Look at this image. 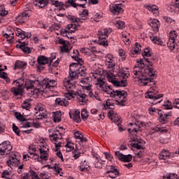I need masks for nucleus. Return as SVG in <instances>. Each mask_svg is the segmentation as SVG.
Wrapping results in <instances>:
<instances>
[{
	"label": "nucleus",
	"instance_id": "473e14b6",
	"mask_svg": "<svg viewBox=\"0 0 179 179\" xmlns=\"http://www.w3.org/2000/svg\"><path fill=\"white\" fill-rule=\"evenodd\" d=\"M77 71V75L78 76H83L85 78L86 76V69L85 67H80L79 69H76Z\"/></svg>",
	"mask_w": 179,
	"mask_h": 179
},
{
	"label": "nucleus",
	"instance_id": "09e8293b",
	"mask_svg": "<svg viewBox=\"0 0 179 179\" xmlns=\"http://www.w3.org/2000/svg\"><path fill=\"white\" fill-rule=\"evenodd\" d=\"M50 140L52 141V142H57L58 139H59V137H58V134H52L49 136Z\"/></svg>",
	"mask_w": 179,
	"mask_h": 179
},
{
	"label": "nucleus",
	"instance_id": "4be33fe9",
	"mask_svg": "<svg viewBox=\"0 0 179 179\" xmlns=\"http://www.w3.org/2000/svg\"><path fill=\"white\" fill-rule=\"evenodd\" d=\"M17 36L20 37L22 40L24 38H30L31 37V34H29V32H26L19 28H17Z\"/></svg>",
	"mask_w": 179,
	"mask_h": 179
},
{
	"label": "nucleus",
	"instance_id": "f704fd0d",
	"mask_svg": "<svg viewBox=\"0 0 179 179\" xmlns=\"http://www.w3.org/2000/svg\"><path fill=\"white\" fill-rule=\"evenodd\" d=\"M147 9L152 12L153 15H157L159 14V10H157V6H148Z\"/></svg>",
	"mask_w": 179,
	"mask_h": 179
},
{
	"label": "nucleus",
	"instance_id": "e2e57ef3",
	"mask_svg": "<svg viewBox=\"0 0 179 179\" xmlns=\"http://www.w3.org/2000/svg\"><path fill=\"white\" fill-rule=\"evenodd\" d=\"M106 58V62L108 64V62H113V55H107Z\"/></svg>",
	"mask_w": 179,
	"mask_h": 179
},
{
	"label": "nucleus",
	"instance_id": "c85d7f7f",
	"mask_svg": "<svg viewBox=\"0 0 179 179\" xmlns=\"http://www.w3.org/2000/svg\"><path fill=\"white\" fill-rule=\"evenodd\" d=\"M55 104L56 106H64L66 107V106L69 105V101H66L65 99H62L61 98H57L55 99Z\"/></svg>",
	"mask_w": 179,
	"mask_h": 179
},
{
	"label": "nucleus",
	"instance_id": "cd10ccee",
	"mask_svg": "<svg viewBox=\"0 0 179 179\" xmlns=\"http://www.w3.org/2000/svg\"><path fill=\"white\" fill-rule=\"evenodd\" d=\"M37 62L39 65H45L46 64H50V59L45 56H40L37 59Z\"/></svg>",
	"mask_w": 179,
	"mask_h": 179
},
{
	"label": "nucleus",
	"instance_id": "4c0bfd02",
	"mask_svg": "<svg viewBox=\"0 0 179 179\" xmlns=\"http://www.w3.org/2000/svg\"><path fill=\"white\" fill-rule=\"evenodd\" d=\"M81 117L84 121H86L89 118V112L87 109L83 108L81 111Z\"/></svg>",
	"mask_w": 179,
	"mask_h": 179
},
{
	"label": "nucleus",
	"instance_id": "37998d69",
	"mask_svg": "<svg viewBox=\"0 0 179 179\" xmlns=\"http://www.w3.org/2000/svg\"><path fill=\"white\" fill-rule=\"evenodd\" d=\"M87 167H89V165H87V162H86V160H84V162H82L80 163L79 169L80 170V171H85V170H87Z\"/></svg>",
	"mask_w": 179,
	"mask_h": 179
},
{
	"label": "nucleus",
	"instance_id": "0eeeda50",
	"mask_svg": "<svg viewBox=\"0 0 179 179\" xmlns=\"http://www.w3.org/2000/svg\"><path fill=\"white\" fill-rule=\"evenodd\" d=\"M40 151V156H38V162L39 163H43V160L47 161L48 160V152H50V149L48 148V145L45 142L41 143L38 148Z\"/></svg>",
	"mask_w": 179,
	"mask_h": 179
},
{
	"label": "nucleus",
	"instance_id": "4468645a",
	"mask_svg": "<svg viewBox=\"0 0 179 179\" xmlns=\"http://www.w3.org/2000/svg\"><path fill=\"white\" fill-rule=\"evenodd\" d=\"M110 11L114 15H120V13L124 12V9L120 3L110 4Z\"/></svg>",
	"mask_w": 179,
	"mask_h": 179
},
{
	"label": "nucleus",
	"instance_id": "79ce46f5",
	"mask_svg": "<svg viewBox=\"0 0 179 179\" xmlns=\"http://www.w3.org/2000/svg\"><path fill=\"white\" fill-rule=\"evenodd\" d=\"M27 90H29L30 89H34V87H33V80H27L25 81V85H24Z\"/></svg>",
	"mask_w": 179,
	"mask_h": 179
},
{
	"label": "nucleus",
	"instance_id": "dca6fc26",
	"mask_svg": "<svg viewBox=\"0 0 179 179\" xmlns=\"http://www.w3.org/2000/svg\"><path fill=\"white\" fill-rule=\"evenodd\" d=\"M43 85L45 86V89H54L57 86V82L55 80H51L50 78H45L43 80Z\"/></svg>",
	"mask_w": 179,
	"mask_h": 179
},
{
	"label": "nucleus",
	"instance_id": "a878e982",
	"mask_svg": "<svg viewBox=\"0 0 179 179\" xmlns=\"http://www.w3.org/2000/svg\"><path fill=\"white\" fill-rule=\"evenodd\" d=\"M20 48L24 52L25 54H30L31 52V48H29L27 43L26 42L21 43L20 45Z\"/></svg>",
	"mask_w": 179,
	"mask_h": 179
},
{
	"label": "nucleus",
	"instance_id": "9d476101",
	"mask_svg": "<svg viewBox=\"0 0 179 179\" xmlns=\"http://www.w3.org/2000/svg\"><path fill=\"white\" fill-rule=\"evenodd\" d=\"M15 83H18V85L17 87L11 88V92H13L14 96H23V88H22V86H23L24 80L21 78L15 81Z\"/></svg>",
	"mask_w": 179,
	"mask_h": 179
},
{
	"label": "nucleus",
	"instance_id": "ea45409f",
	"mask_svg": "<svg viewBox=\"0 0 179 179\" xmlns=\"http://www.w3.org/2000/svg\"><path fill=\"white\" fill-rule=\"evenodd\" d=\"M176 45H177V44L176 43V41L173 39H169L167 43V46L169 47V48H170L171 50H174V48H176Z\"/></svg>",
	"mask_w": 179,
	"mask_h": 179
},
{
	"label": "nucleus",
	"instance_id": "a211bd4d",
	"mask_svg": "<svg viewBox=\"0 0 179 179\" xmlns=\"http://www.w3.org/2000/svg\"><path fill=\"white\" fill-rule=\"evenodd\" d=\"M29 17H30V15L29 14V12L26 11L21 15H18L16 17V22L17 23H20L22 24V23H26L27 20H29Z\"/></svg>",
	"mask_w": 179,
	"mask_h": 179
},
{
	"label": "nucleus",
	"instance_id": "f8f14e48",
	"mask_svg": "<svg viewBox=\"0 0 179 179\" xmlns=\"http://www.w3.org/2000/svg\"><path fill=\"white\" fill-rule=\"evenodd\" d=\"M68 3H70L73 8L81 6V8H86L87 0H68L66 3V6L68 7Z\"/></svg>",
	"mask_w": 179,
	"mask_h": 179
},
{
	"label": "nucleus",
	"instance_id": "20e7f679",
	"mask_svg": "<svg viewBox=\"0 0 179 179\" xmlns=\"http://www.w3.org/2000/svg\"><path fill=\"white\" fill-rule=\"evenodd\" d=\"M78 66L77 63H73L70 65L69 69V78H65L63 83L64 87L69 90L70 89H75L76 86H75L74 83H76V79L79 78L78 73H76V68Z\"/></svg>",
	"mask_w": 179,
	"mask_h": 179
},
{
	"label": "nucleus",
	"instance_id": "69168bd1",
	"mask_svg": "<svg viewBox=\"0 0 179 179\" xmlns=\"http://www.w3.org/2000/svg\"><path fill=\"white\" fill-rule=\"evenodd\" d=\"M94 166L96 169H103V163L100 161L96 162Z\"/></svg>",
	"mask_w": 179,
	"mask_h": 179
},
{
	"label": "nucleus",
	"instance_id": "72a5a7b5",
	"mask_svg": "<svg viewBox=\"0 0 179 179\" xmlns=\"http://www.w3.org/2000/svg\"><path fill=\"white\" fill-rule=\"evenodd\" d=\"M141 48V44L136 43L135 44L134 49L131 50V54H133V55H135V54H140L141 51H142Z\"/></svg>",
	"mask_w": 179,
	"mask_h": 179
},
{
	"label": "nucleus",
	"instance_id": "a18cd8bd",
	"mask_svg": "<svg viewBox=\"0 0 179 179\" xmlns=\"http://www.w3.org/2000/svg\"><path fill=\"white\" fill-rule=\"evenodd\" d=\"M107 107V108H110V110H114V103L111 102L110 100H107L106 103H104V107Z\"/></svg>",
	"mask_w": 179,
	"mask_h": 179
},
{
	"label": "nucleus",
	"instance_id": "a19ab883",
	"mask_svg": "<svg viewBox=\"0 0 179 179\" xmlns=\"http://www.w3.org/2000/svg\"><path fill=\"white\" fill-rule=\"evenodd\" d=\"M31 103V99H26L24 101V102L22 104V108H24L25 110H29V108H30Z\"/></svg>",
	"mask_w": 179,
	"mask_h": 179
},
{
	"label": "nucleus",
	"instance_id": "f3484780",
	"mask_svg": "<svg viewBox=\"0 0 179 179\" xmlns=\"http://www.w3.org/2000/svg\"><path fill=\"white\" fill-rule=\"evenodd\" d=\"M115 156L119 159V160H121V162H129L131 160H132V155H123L120 152V151H116L115 152Z\"/></svg>",
	"mask_w": 179,
	"mask_h": 179
},
{
	"label": "nucleus",
	"instance_id": "58836bf2",
	"mask_svg": "<svg viewBox=\"0 0 179 179\" xmlns=\"http://www.w3.org/2000/svg\"><path fill=\"white\" fill-rule=\"evenodd\" d=\"M61 112H55L53 113V118L55 122H60L61 121Z\"/></svg>",
	"mask_w": 179,
	"mask_h": 179
},
{
	"label": "nucleus",
	"instance_id": "ddd939ff",
	"mask_svg": "<svg viewBox=\"0 0 179 179\" xmlns=\"http://www.w3.org/2000/svg\"><path fill=\"white\" fill-rule=\"evenodd\" d=\"M108 173L109 177L112 179H117V177L120 176V171L115 168V166L111 165L107 166Z\"/></svg>",
	"mask_w": 179,
	"mask_h": 179
},
{
	"label": "nucleus",
	"instance_id": "39448f33",
	"mask_svg": "<svg viewBox=\"0 0 179 179\" xmlns=\"http://www.w3.org/2000/svg\"><path fill=\"white\" fill-rule=\"evenodd\" d=\"M118 76L122 78V80H119L118 78H115V76L108 73H106V78L108 82L113 83L114 86L116 87H126V86L128 85V83H127V79L128 76H129V73H124V71H120L118 73Z\"/></svg>",
	"mask_w": 179,
	"mask_h": 179
},
{
	"label": "nucleus",
	"instance_id": "49530a36",
	"mask_svg": "<svg viewBox=\"0 0 179 179\" xmlns=\"http://www.w3.org/2000/svg\"><path fill=\"white\" fill-rule=\"evenodd\" d=\"M117 29H124L125 27V22L124 21L118 20L115 24Z\"/></svg>",
	"mask_w": 179,
	"mask_h": 179
},
{
	"label": "nucleus",
	"instance_id": "de8ad7c7",
	"mask_svg": "<svg viewBox=\"0 0 179 179\" xmlns=\"http://www.w3.org/2000/svg\"><path fill=\"white\" fill-rule=\"evenodd\" d=\"M66 152H71V150H73L75 149L74 144L71 142H68L66 145Z\"/></svg>",
	"mask_w": 179,
	"mask_h": 179
},
{
	"label": "nucleus",
	"instance_id": "13d9d810",
	"mask_svg": "<svg viewBox=\"0 0 179 179\" xmlns=\"http://www.w3.org/2000/svg\"><path fill=\"white\" fill-rule=\"evenodd\" d=\"M164 179H177V174L169 173V176H164Z\"/></svg>",
	"mask_w": 179,
	"mask_h": 179
},
{
	"label": "nucleus",
	"instance_id": "5701e85b",
	"mask_svg": "<svg viewBox=\"0 0 179 179\" xmlns=\"http://www.w3.org/2000/svg\"><path fill=\"white\" fill-rule=\"evenodd\" d=\"M34 5L38 6V8H45L48 5V0H35Z\"/></svg>",
	"mask_w": 179,
	"mask_h": 179
},
{
	"label": "nucleus",
	"instance_id": "7c9ffc66",
	"mask_svg": "<svg viewBox=\"0 0 179 179\" xmlns=\"http://www.w3.org/2000/svg\"><path fill=\"white\" fill-rule=\"evenodd\" d=\"M27 64L24 62H22L20 60H17L15 62V69H22L24 68Z\"/></svg>",
	"mask_w": 179,
	"mask_h": 179
},
{
	"label": "nucleus",
	"instance_id": "b1692460",
	"mask_svg": "<svg viewBox=\"0 0 179 179\" xmlns=\"http://www.w3.org/2000/svg\"><path fill=\"white\" fill-rule=\"evenodd\" d=\"M159 160H167L170 159V152L166 150H163L159 155Z\"/></svg>",
	"mask_w": 179,
	"mask_h": 179
},
{
	"label": "nucleus",
	"instance_id": "338daca9",
	"mask_svg": "<svg viewBox=\"0 0 179 179\" xmlns=\"http://www.w3.org/2000/svg\"><path fill=\"white\" fill-rule=\"evenodd\" d=\"M20 179H30V173H24L21 175Z\"/></svg>",
	"mask_w": 179,
	"mask_h": 179
},
{
	"label": "nucleus",
	"instance_id": "5fc2aeb1",
	"mask_svg": "<svg viewBox=\"0 0 179 179\" xmlns=\"http://www.w3.org/2000/svg\"><path fill=\"white\" fill-rule=\"evenodd\" d=\"M13 131L15 132V134H16V135H17L18 136H20V129H19V127H17L16 124H15V123L13 124Z\"/></svg>",
	"mask_w": 179,
	"mask_h": 179
},
{
	"label": "nucleus",
	"instance_id": "393cba45",
	"mask_svg": "<svg viewBox=\"0 0 179 179\" xmlns=\"http://www.w3.org/2000/svg\"><path fill=\"white\" fill-rule=\"evenodd\" d=\"M108 115L113 122H118L121 120V118L118 117V115L114 114L113 110L109 111Z\"/></svg>",
	"mask_w": 179,
	"mask_h": 179
},
{
	"label": "nucleus",
	"instance_id": "423d86ee",
	"mask_svg": "<svg viewBox=\"0 0 179 179\" xmlns=\"http://www.w3.org/2000/svg\"><path fill=\"white\" fill-rule=\"evenodd\" d=\"M64 96L67 100H71L76 96L80 104H86L87 103V95L85 94L83 91H75V89L67 90L66 92L64 93Z\"/></svg>",
	"mask_w": 179,
	"mask_h": 179
},
{
	"label": "nucleus",
	"instance_id": "aec40b11",
	"mask_svg": "<svg viewBox=\"0 0 179 179\" xmlns=\"http://www.w3.org/2000/svg\"><path fill=\"white\" fill-rule=\"evenodd\" d=\"M157 114L159 117V122H166L169 119V117H171V112H169L167 113H164V112L162 110H158Z\"/></svg>",
	"mask_w": 179,
	"mask_h": 179
},
{
	"label": "nucleus",
	"instance_id": "6ab92c4d",
	"mask_svg": "<svg viewBox=\"0 0 179 179\" xmlns=\"http://www.w3.org/2000/svg\"><path fill=\"white\" fill-rule=\"evenodd\" d=\"M69 116L73 121H75L76 122H80V111L78 110L70 111Z\"/></svg>",
	"mask_w": 179,
	"mask_h": 179
},
{
	"label": "nucleus",
	"instance_id": "6e6552de",
	"mask_svg": "<svg viewBox=\"0 0 179 179\" xmlns=\"http://www.w3.org/2000/svg\"><path fill=\"white\" fill-rule=\"evenodd\" d=\"M113 31L111 28H106L103 29V32L99 31L98 36H99V41L98 44L99 45H103V47H108V42L106 40V37H108V34H110Z\"/></svg>",
	"mask_w": 179,
	"mask_h": 179
},
{
	"label": "nucleus",
	"instance_id": "2f4dec72",
	"mask_svg": "<svg viewBox=\"0 0 179 179\" xmlns=\"http://www.w3.org/2000/svg\"><path fill=\"white\" fill-rule=\"evenodd\" d=\"M66 29H68L69 32L75 33V31L78 30V27L76 26V24L71 23L67 25Z\"/></svg>",
	"mask_w": 179,
	"mask_h": 179
},
{
	"label": "nucleus",
	"instance_id": "c9c22d12",
	"mask_svg": "<svg viewBox=\"0 0 179 179\" xmlns=\"http://www.w3.org/2000/svg\"><path fill=\"white\" fill-rule=\"evenodd\" d=\"M11 30V34H3V36L7 39V41H9L10 43L13 40V34L15 33L13 32V29H10Z\"/></svg>",
	"mask_w": 179,
	"mask_h": 179
},
{
	"label": "nucleus",
	"instance_id": "052dcab7",
	"mask_svg": "<svg viewBox=\"0 0 179 179\" xmlns=\"http://www.w3.org/2000/svg\"><path fill=\"white\" fill-rule=\"evenodd\" d=\"M69 33H71L69 30L63 29L61 31V34L64 37H68L69 38H72V36L69 37Z\"/></svg>",
	"mask_w": 179,
	"mask_h": 179
},
{
	"label": "nucleus",
	"instance_id": "7ed1b4c3",
	"mask_svg": "<svg viewBox=\"0 0 179 179\" xmlns=\"http://www.w3.org/2000/svg\"><path fill=\"white\" fill-rule=\"evenodd\" d=\"M129 124L132 127V129H128V132L131 134V135H134L133 138H131L132 142L129 144L131 148H135L138 150H143V145H145V141L141 139V137L136 136V132L141 129V126L136 124V123H129Z\"/></svg>",
	"mask_w": 179,
	"mask_h": 179
},
{
	"label": "nucleus",
	"instance_id": "6e6d98bb",
	"mask_svg": "<svg viewBox=\"0 0 179 179\" xmlns=\"http://www.w3.org/2000/svg\"><path fill=\"white\" fill-rule=\"evenodd\" d=\"M1 178H10V172L4 171L1 174Z\"/></svg>",
	"mask_w": 179,
	"mask_h": 179
},
{
	"label": "nucleus",
	"instance_id": "bb28decb",
	"mask_svg": "<svg viewBox=\"0 0 179 179\" xmlns=\"http://www.w3.org/2000/svg\"><path fill=\"white\" fill-rule=\"evenodd\" d=\"M75 53L76 55H71V57L73 58V59H75V61H77V64H78V66H77L76 68H78L79 65H83V59L79 57V51L76 50Z\"/></svg>",
	"mask_w": 179,
	"mask_h": 179
},
{
	"label": "nucleus",
	"instance_id": "8fccbe9b",
	"mask_svg": "<svg viewBox=\"0 0 179 179\" xmlns=\"http://www.w3.org/2000/svg\"><path fill=\"white\" fill-rule=\"evenodd\" d=\"M150 40H152L155 44H158L159 45H162V44H163V41L157 38V37H155V36L150 37Z\"/></svg>",
	"mask_w": 179,
	"mask_h": 179
},
{
	"label": "nucleus",
	"instance_id": "3c124183",
	"mask_svg": "<svg viewBox=\"0 0 179 179\" xmlns=\"http://www.w3.org/2000/svg\"><path fill=\"white\" fill-rule=\"evenodd\" d=\"M15 117L17 120H19V121H22V122L26 121V118H24V117H23L20 113H15Z\"/></svg>",
	"mask_w": 179,
	"mask_h": 179
},
{
	"label": "nucleus",
	"instance_id": "774afa93",
	"mask_svg": "<svg viewBox=\"0 0 179 179\" xmlns=\"http://www.w3.org/2000/svg\"><path fill=\"white\" fill-rule=\"evenodd\" d=\"M36 110L37 111H44V106L42 103H38V106H36Z\"/></svg>",
	"mask_w": 179,
	"mask_h": 179
},
{
	"label": "nucleus",
	"instance_id": "2eb2a0df",
	"mask_svg": "<svg viewBox=\"0 0 179 179\" xmlns=\"http://www.w3.org/2000/svg\"><path fill=\"white\" fill-rule=\"evenodd\" d=\"M59 44H62L63 46L60 47V50L62 52H69L71 50H72V47L71 46V43L69 42L66 41L64 39H59Z\"/></svg>",
	"mask_w": 179,
	"mask_h": 179
},
{
	"label": "nucleus",
	"instance_id": "4d7b16f0",
	"mask_svg": "<svg viewBox=\"0 0 179 179\" xmlns=\"http://www.w3.org/2000/svg\"><path fill=\"white\" fill-rule=\"evenodd\" d=\"M8 15V10H5L3 6H0V16H6Z\"/></svg>",
	"mask_w": 179,
	"mask_h": 179
},
{
	"label": "nucleus",
	"instance_id": "bf43d9fd",
	"mask_svg": "<svg viewBox=\"0 0 179 179\" xmlns=\"http://www.w3.org/2000/svg\"><path fill=\"white\" fill-rule=\"evenodd\" d=\"M164 107H165L166 110H172L173 106L171 105V102L170 101H167L164 104Z\"/></svg>",
	"mask_w": 179,
	"mask_h": 179
},
{
	"label": "nucleus",
	"instance_id": "864d4df0",
	"mask_svg": "<svg viewBox=\"0 0 179 179\" xmlns=\"http://www.w3.org/2000/svg\"><path fill=\"white\" fill-rule=\"evenodd\" d=\"M176 38H177V34L176 33V31H171L169 33V40H173V41H176Z\"/></svg>",
	"mask_w": 179,
	"mask_h": 179
},
{
	"label": "nucleus",
	"instance_id": "9b49d317",
	"mask_svg": "<svg viewBox=\"0 0 179 179\" xmlns=\"http://www.w3.org/2000/svg\"><path fill=\"white\" fill-rule=\"evenodd\" d=\"M8 157L9 159L7 161L8 166H19L20 159H19V157L16 156V152H11L8 155Z\"/></svg>",
	"mask_w": 179,
	"mask_h": 179
},
{
	"label": "nucleus",
	"instance_id": "0e129e2a",
	"mask_svg": "<svg viewBox=\"0 0 179 179\" xmlns=\"http://www.w3.org/2000/svg\"><path fill=\"white\" fill-rule=\"evenodd\" d=\"M73 157H74V159H78V157H80V152H79L77 150H74L73 151Z\"/></svg>",
	"mask_w": 179,
	"mask_h": 179
},
{
	"label": "nucleus",
	"instance_id": "f257e3e1",
	"mask_svg": "<svg viewBox=\"0 0 179 179\" xmlns=\"http://www.w3.org/2000/svg\"><path fill=\"white\" fill-rule=\"evenodd\" d=\"M145 63L143 60L141 59L137 61V64L133 69L134 78L141 80L143 86H151L150 90H149L145 94V99H149V102L150 104H157V103H161L162 101H157L163 97V94H157V87H156V81L153 78L156 76V70L155 69L148 66V73L145 70ZM150 76V78H149Z\"/></svg>",
	"mask_w": 179,
	"mask_h": 179
},
{
	"label": "nucleus",
	"instance_id": "1a4fd4ad",
	"mask_svg": "<svg viewBox=\"0 0 179 179\" xmlns=\"http://www.w3.org/2000/svg\"><path fill=\"white\" fill-rule=\"evenodd\" d=\"M12 145L10 141H4L0 144V159L4 157V156H8L10 154V150H12Z\"/></svg>",
	"mask_w": 179,
	"mask_h": 179
},
{
	"label": "nucleus",
	"instance_id": "603ef678",
	"mask_svg": "<svg viewBox=\"0 0 179 179\" xmlns=\"http://www.w3.org/2000/svg\"><path fill=\"white\" fill-rule=\"evenodd\" d=\"M144 59L145 61H146V62L149 63L150 66H153V62L156 61V59L155 57H150V58L144 57Z\"/></svg>",
	"mask_w": 179,
	"mask_h": 179
},
{
	"label": "nucleus",
	"instance_id": "e433bc0d",
	"mask_svg": "<svg viewBox=\"0 0 179 179\" xmlns=\"http://www.w3.org/2000/svg\"><path fill=\"white\" fill-rule=\"evenodd\" d=\"M89 16V11L87 10H84L80 13V20H86Z\"/></svg>",
	"mask_w": 179,
	"mask_h": 179
},
{
	"label": "nucleus",
	"instance_id": "680f3d73",
	"mask_svg": "<svg viewBox=\"0 0 179 179\" xmlns=\"http://www.w3.org/2000/svg\"><path fill=\"white\" fill-rule=\"evenodd\" d=\"M32 85L34 89H37L40 86V81L38 80H32Z\"/></svg>",
	"mask_w": 179,
	"mask_h": 179
},
{
	"label": "nucleus",
	"instance_id": "412c9836",
	"mask_svg": "<svg viewBox=\"0 0 179 179\" xmlns=\"http://www.w3.org/2000/svg\"><path fill=\"white\" fill-rule=\"evenodd\" d=\"M149 25L152 27L153 31L157 33L159 31V27H160V22L157 20V19L151 20L149 22Z\"/></svg>",
	"mask_w": 179,
	"mask_h": 179
},
{
	"label": "nucleus",
	"instance_id": "c756f323",
	"mask_svg": "<svg viewBox=\"0 0 179 179\" xmlns=\"http://www.w3.org/2000/svg\"><path fill=\"white\" fill-rule=\"evenodd\" d=\"M35 115L38 120H43V118H47V112H45V110H38L36 112Z\"/></svg>",
	"mask_w": 179,
	"mask_h": 179
},
{
	"label": "nucleus",
	"instance_id": "f03ea898",
	"mask_svg": "<svg viewBox=\"0 0 179 179\" xmlns=\"http://www.w3.org/2000/svg\"><path fill=\"white\" fill-rule=\"evenodd\" d=\"M96 87L104 92L107 94H109L110 97H114L116 99V101H117L120 106H124L125 99L128 94L125 91H120V90H113L110 86H107L106 84V81H104V78H98L96 79V83H95Z\"/></svg>",
	"mask_w": 179,
	"mask_h": 179
},
{
	"label": "nucleus",
	"instance_id": "c03bdc74",
	"mask_svg": "<svg viewBox=\"0 0 179 179\" xmlns=\"http://www.w3.org/2000/svg\"><path fill=\"white\" fill-rule=\"evenodd\" d=\"M29 177H31V179H41L37 173L31 169L29 170Z\"/></svg>",
	"mask_w": 179,
	"mask_h": 179
}]
</instances>
